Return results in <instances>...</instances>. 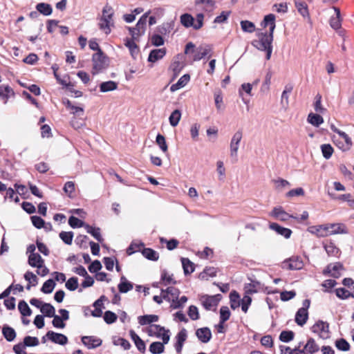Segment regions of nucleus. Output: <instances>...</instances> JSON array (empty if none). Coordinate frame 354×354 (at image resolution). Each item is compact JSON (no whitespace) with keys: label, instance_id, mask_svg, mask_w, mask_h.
Instances as JSON below:
<instances>
[{"label":"nucleus","instance_id":"44","mask_svg":"<svg viewBox=\"0 0 354 354\" xmlns=\"http://www.w3.org/2000/svg\"><path fill=\"white\" fill-rule=\"evenodd\" d=\"M130 335L138 349L140 351H144L145 350V342L140 338V337L134 331L131 330Z\"/></svg>","mask_w":354,"mask_h":354},{"label":"nucleus","instance_id":"26","mask_svg":"<svg viewBox=\"0 0 354 354\" xmlns=\"http://www.w3.org/2000/svg\"><path fill=\"white\" fill-rule=\"evenodd\" d=\"M333 10L335 12V16L331 17L330 19V25L332 28L335 30H338L342 26V18L340 10L339 8L334 7Z\"/></svg>","mask_w":354,"mask_h":354},{"label":"nucleus","instance_id":"5","mask_svg":"<svg viewBox=\"0 0 354 354\" xmlns=\"http://www.w3.org/2000/svg\"><path fill=\"white\" fill-rule=\"evenodd\" d=\"M109 57L102 50H99V53L92 56V74L96 75L102 72L109 66Z\"/></svg>","mask_w":354,"mask_h":354},{"label":"nucleus","instance_id":"42","mask_svg":"<svg viewBox=\"0 0 354 354\" xmlns=\"http://www.w3.org/2000/svg\"><path fill=\"white\" fill-rule=\"evenodd\" d=\"M319 349L318 346L316 344L313 339H310L306 344L304 351L305 354H313L317 351Z\"/></svg>","mask_w":354,"mask_h":354},{"label":"nucleus","instance_id":"32","mask_svg":"<svg viewBox=\"0 0 354 354\" xmlns=\"http://www.w3.org/2000/svg\"><path fill=\"white\" fill-rule=\"evenodd\" d=\"M36 10L44 16H50L53 12L52 6L47 3H39L36 6Z\"/></svg>","mask_w":354,"mask_h":354},{"label":"nucleus","instance_id":"24","mask_svg":"<svg viewBox=\"0 0 354 354\" xmlns=\"http://www.w3.org/2000/svg\"><path fill=\"white\" fill-rule=\"evenodd\" d=\"M269 227L271 230L286 239H289L292 234V230L290 229L283 227L276 223H270Z\"/></svg>","mask_w":354,"mask_h":354},{"label":"nucleus","instance_id":"31","mask_svg":"<svg viewBox=\"0 0 354 354\" xmlns=\"http://www.w3.org/2000/svg\"><path fill=\"white\" fill-rule=\"evenodd\" d=\"M124 41L125 46L129 48L131 56L136 58L139 53V48L136 44V41L130 38H126L124 39Z\"/></svg>","mask_w":354,"mask_h":354},{"label":"nucleus","instance_id":"29","mask_svg":"<svg viewBox=\"0 0 354 354\" xmlns=\"http://www.w3.org/2000/svg\"><path fill=\"white\" fill-rule=\"evenodd\" d=\"M308 318V313L305 308H299L295 315V322L297 325L304 326Z\"/></svg>","mask_w":354,"mask_h":354},{"label":"nucleus","instance_id":"53","mask_svg":"<svg viewBox=\"0 0 354 354\" xmlns=\"http://www.w3.org/2000/svg\"><path fill=\"white\" fill-rule=\"evenodd\" d=\"M353 291L351 292L350 291L346 290L345 288H337L336 289V295L340 299H347L349 297H354V286L353 287Z\"/></svg>","mask_w":354,"mask_h":354},{"label":"nucleus","instance_id":"59","mask_svg":"<svg viewBox=\"0 0 354 354\" xmlns=\"http://www.w3.org/2000/svg\"><path fill=\"white\" fill-rule=\"evenodd\" d=\"M68 224L73 228H77L84 226V223L80 219L71 216L68 219Z\"/></svg>","mask_w":354,"mask_h":354},{"label":"nucleus","instance_id":"34","mask_svg":"<svg viewBox=\"0 0 354 354\" xmlns=\"http://www.w3.org/2000/svg\"><path fill=\"white\" fill-rule=\"evenodd\" d=\"M182 113L181 111L178 109H176L171 112V115L169 117V122L171 127H176L180 119H181Z\"/></svg>","mask_w":354,"mask_h":354},{"label":"nucleus","instance_id":"38","mask_svg":"<svg viewBox=\"0 0 354 354\" xmlns=\"http://www.w3.org/2000/svg\"><path fill=\"white\" fill-rule=\"evenodd\" d=\"M158 320V317L155 315H147L140 316L138 317V322L140 325L149 324L153 322H156Z\"/></svg>","mask_w":354,"mask_h":354},{"label":"nucleus","instance_id":"47","mask_svg":"<svg viewBox=\"0 0 354 354\" xmlns=\"http://www.w3.org/2000/svg\"><path fill=\"white\" fill-rule=\"evenodd\" d=\"M292 86H286L281 94V103L282 106L286 109L288 106L289 101V95L292 92Z\"/></svg>","mask_w":354,"mask_h":354},{"label":"nucleus","instance_id":"64","mask_svg":"<svg viewBox=\"0 0 354 354\" xmlns=\"http://www.w3.org/2000/svg\"><path fill=\"white\" fill-rule=\"evenodd\" d=\"M31 221H32L33 225L38 229H40L41 227L47 228V227L45 226L44 221L39 216H32L31 217Z\"/></svg>","mask_w":354,"mask_h":354},{"label":"nucleus","instance_id":"48","mask_svg":"<svg viewBox=\"0 0 354 354\" xmlns=\"http://www.w3.org/2000/svg\"><path fill=\"white\" fill-rule=\"evenodd\" d=\"M142 254L145 258L151 261H157L159 258L158 253L151 248H145Z\"/></svg>","mask_w":354,"mask_h":354},{"label":"nucleus","instance_id":"15","mask_svg":"<svg viewBox=\"0 0 354 354\" xmlns=\"http://www.w3.org/2000/svg\"><path fill=\"white\" fill-rule=\"evenodd\" d=\"M179 295V290L174 287H169L166 290H162V298L165 300L171 302V304H174V303L178 298Z\"/></svg>","mask_w":354,"mask_h":354},{"label":"nucleus","instance_id":"4","mask_svg":"<svg viewBox=\"0 0 354 354\" xmlns=\"http://www.w3.org/2000/svg\"><path fill=\"white\" fill-rule=\"evenodd\" d=\"M330 127L331 130L335 133V134L332 136V140L335 145L342 151L350 150L353 145V142L349 136L336 127L334 124L331 123Z\"/></svg>","mask_w":354,"mask_h":354},{"label":"nucleus","instance_id":"25","mask_svg":"<svg viewBox=\"0 0 354 354\" xmlns=\"http://www.w3.org/2000/svg\"><path fill=\"white\" fill-rule=\"evenodd\" d=\"M196 335L203 343L208 342L212 337L211 330L207 327L198 328L196 332Z\"/></svg>","mask_w":354,"mask_h":354},{"label":"nucleus","instance_id":"51","mask_svg":"<svg viewBox=\"0 0 354 354\" xmlns=\"http://www.w3.org/2000/svg\"><path fill=\"white\" fill-rule=\"evenodd\" d=\"M156 143L158 145L159 148L163 153H167L168 151V146L166 142L165 138L161 135L158 134L156 138Z\"/></svg>","mask_w":354,"mask_h":354},{"label":"nucleus","instance_id":"11","mask_svg":"<svg viewBox=\"0 0 354 354\" xmlns=\"http://www.w3.org/2000/svg\"><path fill=\"white\" fill-rule=\"evenodd\" d=\"M243 138V132L241 130L236 131L232 136L230 144V156L232 157H236L239 144Z\"/></svg>","mask_w":354,"mask_h":354},{"label":"nucleus","instance_id":"10","mask_svg":"<svg viewBox=\"0 0 354 354\" xmlns=\"http://www.w3.org/2000/svg\"><path fill=\"white\" fill-rule=\"evenodd\" d=\"M312 331L322 339H328L330 337L329 325L323 321L316 322L312 326Z\"/></svg>","mask_w":354,"mask_h":354},{"label":"nucleus","instance_id":"16","mask_svg":"<svg viewBox=\"0 0 354 354\" xmlns=\"http://www.w3.org/2000/svg\"><path fill=\"white\" fill-rule=\"evenodd\" d=\"M185 66V58L182 54L174 57L171 68L176 75H178Z\"/></svg>","mask_w":354,"mask_h":354},{"label":"nucleus","instance_id":"43","mask_svg":"<svg viewBox=\"0 0 354 354\" xmlns=\"http://www.w3.org/2000/svg\"><path fill=\"white\" fill-rule=\"evenodd\" d=\"M162 342H155L151 344L149 346V351L153 354H160L164 352L165 345Z\"/></svg>","mask_w":354,"mask_h":354},{"label":"nucleus","instance_id":"19","mask_svg":"<svg viewBox=\"0 0 354 354\" xmlns=\"http://www.w3.org/2000/svg\"><path fill=\"white\" fill-rule=\"evenodd\" d=\"M343 270V266L340 263H335L329 264L323 271L324 274H330L333 277H339L341 274L340 272Z\"/></svg>","mask_w":354,"mask_h":354},{"label":"nucleus","instance_id":"1","mask_svg":"<svg viewBox=\"0 0 354 354\" xmlns=\"http://www.w3.org/2000/svg\"><path fill=\"white\" fill-rule=\"evenodd\" d=\"M308 232L317 237H326L338 234H346V227L342 223H326L312 225L308 227Z\"/></svg>","mask_w":354,"mask_h":354},{"label":"nucleus","instance_id":"35","mask_svg":"<svg viewBox=\"0 0 354 354\" xmlns=\"http://www.w3.org/2000/svg\"><path fill=\"white\" fill-rule=\"evenodd\" d=\"M181 24L185 28L193 27L194 28V19L189 14H183L180 17Z\"/></svg>","mask_w":354,"mask_h":354},{"label":"nucleus","instance_id":"56","mask_svg":"<svg viewBox=\"0 0 354 354\" xmlns=\"http://www.w3.org/2000/svg\"><path fill=\"white\" fill-rule=\"evenodd\" d=\"M59 238L67 245H71L73 238V233L72 232H61L59 233Z\"/></svg>","mask_w":354,"mask_h":354},{"label":"nucleus","instance_id":"9","mask_svg":"<svg viewBox=\"0 0 354 354\" xmlns=\"http://www.w3.org/2000/svg\"><path fill=\"white\" fill-rule=\"evenodd\" d=\"M209 52V50L205 47H199L195 49V46L193 43L189 42L187 44L185 49V53L189 55L194 53L193 60L198 61L205 57Z\"/></svg>","mask_w":354,"mask_h":354},{"label":"nucleus","instance_id":"27","mask_svg":"<svg viewBox=\"0 0 354 354\" xmlns=\"http://www.w3.org/2000/svg\"><path fill=\"white\" fill-rule=\"evenodd\" d=\"M166 55V49L165 48L152 50L149 55L148 61L150 62H156L161 59Z\"/></svg>","mask_w":354,"mask_h":354},{"label":"nucleus","instance_id":"54","mask_svg":"<svg viewBox=\"0 0 354 354\" xmlns=\"http://www.w3.org/2000/svg\"><path fill=\"white\" fill-rule=\"evenodd\" d=\"M18 308L23 316H30L31 315V310L24 301H21L19 303Z\"/></svg>","mask_w":354,"mask_h":354},{"label":"nucleus","instance_id":"3","mask_svg":"<svg viewBox=\"0 0 354 354\" xmlns=\"http://www.w3.org/2000/svg\"><path fill=\"white\" fill-rule=\"evenodd\" d=\"M114 10L111 6L106 5L102 11V15L98 23L99 28L106 35L111 32V29L115 26Z\"/></svg>","mask_w":354,"mask_h":354},{"label":"nucleus","instance_id":"57","mask_svg":"<svg viewBox=\"0 0 354 354\" xmlns=\"http://www.w3.org/2000/svg\"><path fill=\"white\" fill-rule=\"evenodd\" d=\"M295 334L291 330H283L281 333L279 339L283 342H289L293 339Z\"/></svg>","mask_w":354,"mask_h":354},{"label":"nucleus","instance_id":"13","mask_svg":"<svg viewBox=\"0 0 354 354\" xmlns=\"http://www.w3.org/2000/svg\"><path fill=\"white\" fill-rule=\"evenodd\" d=\"M220 299V295L213 296L203 295L201 297V302L205 309L211 310L217 306Z\"/></svg>","mask_w":354,"mask_h":354},{"label":"nucleus","instance_id":"61","mask_svg":"<svg viewBox=\"0 0 354 354\" xmlns=\"http://www.w3.org/2000/svg\"><path fill=\"white\" fill-rule=\"evenodd\" d=\"M231 12L230 11H223L220 15L217 16L214 20V23L215 24H222L225 22L228 17L230 15Z\"/></svg>","mask_w":354,"mask_h":354},{"label":"nucleus","instance_id":"55","mask_svg":"<svg viewBox=\"0 0 354 354\" xmlns=\"http://www.w3.org/2000/svg\"><path fill=\"white\" fill-rule=\"evenodd\" d=\"M55 283L52 279H48L46 281L44 282V283L42 286L41 291L44 293L49 294L53 292L54 288H55Z\"/></svg>","mask_w":354,"mask_h":354},{"label":"nucleus","instance_id":"28","mask_svg":"<svg viewBox=\"0 0 354 354\" xmlns=\"http://www.w3.org/2000/svg\"><path fill=\"white\" fill-rule=\"evenodd\" d=\"M275 16L273 14H269L264 17V19L261 23V25L266 28L269 26V32L274 33L276 25H275Z\"/></svg>","mask_w":354,"mask_h":354},{"label":"nucleus","instance_id":"41","mask_svg":"<svg viewBox=\"0 0 354 354\" xmlns=\"http://www.w3.org/2000/svg\"><path fill=\"white\" fill-rule=\"evenodd\" d=\"M118 84L113 81L102 82L100 86V91L102 93L114 91L117 88Z\"/></svg>","mask_w":354,"mask_h":354},{"label":"nucleus","instance_id":"20","mask_svg":"<svg viewBox=\"0 0 354 354\" xmlns=\"http://www.w3.org/2000/svg\"><path fill=\"white\" fill-rule=\"evenodd\" d=\"M151 15L149 18V25L153 26L157 23L158 19L162 18L165 15V9L162 7H156L153 10H150Z\"/></svg>","mask_w":354,"mask_h":354},{"label":"nucleus","instance_id":"17","mask_svg":"<svg viewBox=\"0 0 354 354\" xmlns=\"http://www.w3.org/2000/svg\"><path fill=\"white\" fill-rule=\"evenodd\" d=\"M82 342L87 348L93 349L101 346L102 340L95 336H83Z\"/></svg>","mask_w":354,"mask_h":354},{"label":"nucleus","instance_id":"60","mask_svg":"<svg viewBox=\"0 0 354 354\" xmlns=\"http://www.w3.org/2000/svg\"><path fill=\"white\" fill-rule=\"evenodd\" d=\"M335 346L340 351H347L350 349V344L344 339H339L337 340Z\"/></svg>","mask_w":354,"mask_h":354},{"label":"nucleus","instance_id":"22","mask_svg":"<svg viewBox=\"0 0 354 354\" xmlns=\"http://www.w3.org/2000/svg\"><path fill=\"white\" fill-rule=\"evenodd\" d=\"M295 7L298 12L304 18L310 20V17L307 4L301 0H294Z\"/></svg>","mask_w":354,"mask_h":354},{"label":"nucleus","instance_id":"21","mask_svg":"<svg viewBox=\"0 0 354 354\" xmlns=\"http://www.w3.org/2000/svg\"><path fill=\"white\" fill-rule=\"evenodd\" d=\"M284 266L290 270H301L304 267V262L299 257H292L283 263Z\"/></svg>","mask_w":354,"mask_h":354},{"label":"nucleus","instance_id":"58","mask_svg":"<svg viewBox=\"0 0 354 354\" xmlns=\"http://www.w3.org/2000/svg\"><path fill=\"white\" fill-rule=\"evenodd\" d=\"M252 302V298L248 295H245L241 299V306L242 310L246 313L248 312V308Z\"/></svg>","mask_w":354,"mask_h":354},{"label":"nucleus","instance_id":"39","mask_svg":"<svg viewBox=\"0 0 354 354\" xmlns=\"http://www.w3.org/2000/svg\"><path fill=\"white\" fill-rule=\"evenodd\" d=\"M181 262L185 274H189L194 271V263L187 258H181Z\"/></svg>","mask_w":354,"mask_h":354},{"label":"nucleus","instance_id":"7","mask_svg":"<svg viewBox=\"0 0 354 354\" xmlns=\"http://www.w3.org/2000/svg\"><path fill=\"white\" fill-rule=\"evenodd\" d=\"M28 264L33 268H36L37 273L41 277L46 276L49 270L44 265V260L37 253H32L28 256Z\"/></svg>","mask_w":354,"mask_h":354},{"label":"nucleus","instance_id":"45","mask_svg":"<svg viewBox=\"0 0 354 354\" xmlns=\"http://www.w3.org/2000/svg\"><path fill=\"white\" fill-rule=\"evenodd\" d=\"M40 311L46 317H52L55 313V308L50 304L44 303L41 306Z\"/></svg>","mask_w":354,"mask_h":354},{"label":"nucleus","instance_id":"63","mask_svg":"<svg viewBox=\"0 0 354 354\" xmlns=\"http://www.w3.org/2000/svg\"><path fill=\"white\" fill-rule=\"evenodd\" d=\"M24 278L32 286H35L37 284V277L32 272H26L24 274Z\"/></svg>","mask_w":354,"mask_h":354},{"label":"nucleus","instance_id":"36","mask_svg":"<svg viewBox=\"0 0 354 354\" xmlns=\"http://www.w3.org/2000/svg\"><path fill=\"white\" fill-rule=\"evenodd\" d=\"M307 120L310 124L317 127L324 122V119L321 115L313 113H309Z\"/></svg>","mask_w":354,"mask_h":354},{"label":"nucleus","instance_id":"49","mask_svg":"<svg viewBox=\"0 0 354 354\" xmlns=\"http://www.w3.org/2000/svg\"><path fill=\"white\" fill-rule=\"evenodd\" d=\"M230 306L232 309H236L241 306V299L236 292H232L230 295Z\"/></svg>","mask_w":354,"mask_h":354},{"label":"nucleus","instance_id":"46","mask_svg":"<svg viewBox=\"0 0 354 354\" xmlns=\"http://www.w3.org/2000/svg\"><path fill=\"white\" fill-rule=\"evenodd\" d=\"M3 335L4 337L8 341L12 342L15 339L16 337V333L15 330L9 326H5L2 330Z\"/></svg>","mask_w":354,"mask_h":354},{"label":"nucleus","instance_id":"50","mask_svg":"<svg viewBox=\"0 0 354 354\" xmlns=\"http://www.w3.org/2000/svg\"><path fill=\"white\" fill-rule=\"evenodd\" d=\"M241 29L245 32L252 33L255 30V25L252 21L243 20L240 22Z\"/></svg>","mask_w":354,"mask_h":354},{"label":"nucleus","instance_id":"6","mask_svg":"<svg viewBox=\"0 0 354 354\" xmlns=\"http://www.w3.org/2000/svg\"><path fill=\"white\" fill-rule=\"evenodd\" d=\"M151 11L146 12L138 21L135 27H129L128 30L132 39L139 41L140 37L142 36L146 31L147 19L149 16Z\"/></svg>","mask_w":354,"mask_h":354},{"label":"nucleus","instance_id":"52","mask_svg":"<svg viewBox=\"0 0 354 354\" xmlns=\"http://www.w3.org/2000/svg\"><path fill=\"white\" fill-rule=\"evenodd\" d=\"M320 148H321V151H322L323 156L327 160L329 159L332 156V155L334 152V149L330 144L322 145Z\"/></svg>","mask_w":354,"mask_h":354},{"label":"nucleus","instance_id":"33","mask_svg":"<svg viewBox=\"0 0 354 354\" xmlns=\"http://www.w3.org/2000/svg\"><path fill=\"white\" fill-rule=\"evenodd\" d=\"M133 288V284L129 282L124 276L121 277L120 282L118 284V290L122 293H126Z\"/></svg>","mask_w":354,"mask_h":354},{"label":"nucleus","instance_id":"14","mask_svg":"<svg viewBox=\"0 0 354 354\" xmlns=\"http://www.w3.org/2000/svg\"><path fill=\"white\" fill-rule=\"evenodd\" d=\"M269 215L273 217L275 219H277L280 221H287L290 218H293L299 220V218L295 217L286 212L281 207H274L269 214Z\"/></svg>","mask_w":354,"mask_h":354},{"label":"nucleus","instance_id":"30","mask_svg":"<svg viewBox=\"0 0 354 354\" xmlns=\"http://www.w3.org/2000/svg\"><path fill=\"white\" fill-rule=\"evenodd\" d=\"M190 80V76L188 74H185L183 75L176 84H174L170 87V91L171 92H175L183 87H185L187 84Z\"/></svg>","mask_w":354,"mask_h":354},{"label":"nucleus","instance_id":"18","mask_svg":"<svg viewBox=\"0 0 354 354\" xmlns=\"http://www.w3.org/2000/svg\"><path fill=\"white\" fill-rule=\"evenodd\" d=\"M323 246L328 256L339 257L341 254V251L338 247L336 246L334 242L330 240L323 242Z\"/></svg>","mask_w":354,"mask_h":354},{"label":"nucleus","instance_id":"2","mask_svg":"<svg viewBox=\"0 0 354 354\" xmlns=\"http://www.w3.org/2000/svg\"><path fill=\"white\" fill-rule=\"evenodd\" d=\"M257 39L254 40L252 44L258 50L266 53V59L269 60L272 52L273 34L272 32H257Z\"/></svg>","mask_w":354,"mask_h":354},{"label":"nucleus","instance_id":"37","mask_svg":"<svg viewBox=\"0 0 354 354\" xmlns=\"http://www.w3.org/2000/svg\"><path fill=\"white\" fill-rule=\"evenodd\" d=\"M216 171L218 174V178L220 180H223L225 178L226 169L224 165V162L218 160L216 162Z\"/></svg>","mask_w":354,"mask_h":354},{"label":"nucleus","instance_id":"40","mask_svg":"<svg viewBox=\"0 0 354 354\" xmlns=\"http://www.w3.org/2000/svg\"><path fill=\"white\" fill-rule=\"evenodd\" d=\"M214 102L218 111H221L224 109L223 95L222 92L219 90L214 93Z\"/></svg>","mask_w":354,"mask_h":354},{"label":"nucleus","instance_id":"62","mask_svg":"<svg viewBox=\"0 0 354 354\" xmlns=\"http://www.w3.org/2000/svg\"><path fill=\"white\" fill-rule=\"evenodd\" d=\"M230 316V312L227 306H222L220 309V319L222 323L226 322Z\"/></svg>","mask_w":354,"mask_h":354},{"label":"nucleus","instance_id":"8","mask_svg":"<svg viewBox=\"0 0 354 354\" xmlns=\"http://www.w3.org/2000/svg\"><path fill=\"white\" fill-rule=\"evenodd\" d=\"M147 333L149 336H154L161 339L163 344H167L170 339V331L164 327L157 324L150 325L147 328Z\"/></svg>","mask_w":354,"mask_h":354},{"label":"nucleus","instance_id":"12","mask_svg":"<svg viewBox=\"0 0 354 354\" xmlns=\"http://www.w3.org/2000/svg\"><path fill=\"white\" fill-rule=\"evenodd\" d=\"M46 338H48L55 344L62 346L66 345L68 343V337L66 335L53 331H48L46 333V336L42 338L44 342H46Z\"/></svg>","mask_w":354,"mask_h":354},{"label":"nucleus","instance_id":"23","mask_svg":"<svg viewBox=\"0 0 354 354\" xmlns=\"http://www.w3.org/2000/svg\"><path fill=\"white\" fill-rule=\"evenodd\" d=\"M187 337V333L185 328L180 330L176 336V343L175 344V348L178 353H181L184 342L186 341Z\"/></svg>","mask_w":354,"mask_h":354}]
</instances>
